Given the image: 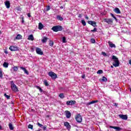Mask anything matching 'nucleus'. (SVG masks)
<instances>
[{"instance_id":"1","label":"nucleus","mask_w":131,"mask_h":131,"mask_svg":"<svg viewBox=\"0 0 131 131\" xmlns=\"http://www.w3.org/2000/svg\"><path fill=\"white\" fill-rule=\"evenodd\" d=\"M112 59L113 61V65L114 66V67H118L119 66V60L118 59V58H117L115 55H113L112 57Z\"/></svg>"},{"instance_id":"2","label":"nucleus","mask_w":131,"mask_h":131,"mask_svg":"<svg viewBox=\"0 0 131 131\" xmlns=\"http://www.w3.org/2000/svg\"><path fill=\"white\" fill-rule=\"evenodd\" d=\"M11 88L12 91L14 93H17V92H19V90H18V87L17 85L14 83V81H10Z\"/></svg>"},{"instance_id":"3","label":"nucleus","mask_w":131,"mask_h":131,"mask_svg":"<svg viewBox=\"0 0 131 131\" xmlns=\"http://www.w3.org/2000/svg\"><path fill=\"white\" fill-rule=\"evenodd\" d=\"M52 30L54 31V32H58V31H61L62 26H56L52 28Z\"/></svg>"},{"instance_id":"4","label":"nucleus","mask_w":131,"mask_h":131,"mask_svg":"<svg viewBox=\"0 0 131 131\" xmlns=\"http://www.w3.org/2000/svg\"><path fill=\"white\" fill-rule=\"evenodd\" d=\"M48 75L49 76H50V77H51V78L52 79H56V78H57L58 77L57 76V74H56L55 73H54L53 72H50L48 73Z\"/></svg>"},{"instance_id":"5","label":"nucleus","mask_w":131,"mask_h":131,"mask_svg":"<svg viewBox=\"0 0 131 131\" xmlns=\"http://www.w3.org/2000/svg\"><path fill=\"white\" fill-rule=\"evenodd\" d=\"M76 120L77 122H79V123H80V122L82 121V117H81L80 114H79L76 116Z\"/></svg>"},{"instance_id":"6","label":"nucleus","mask_w":131,"mask_h":131,"mask_svg":"<svg viewBox=\"0 0 131 131\" xmlns=\"http://www.w3.org/2000/svg\"><path fill=\"white\" fill-rule=\"evenodd\" d=\"M88 24H90V25H92V26H93V27H97V23L96 21L89 20L88 21Z\"/></svg>"},{"instance_id":"7","label":"nucleus","mask_w":131,"mask_h":131,"mask_svg":"<svg viewBox=\"0 0 131 131\" xmlns=\"http://www.w3.org/2000/svg\"><path fill=\"white\" fill-rule=\"evenodd\" d=\"M104 22L107 23V24H111V23H113V20L112 18H105L103 19Z\"/></svg>"},{"instance_id":"8","label":"nucleus","mask_w":131,"mask_h":131,"mask_svg":"<svg viewBox=\"0 0 131 131\" xmlns=\"http://www.w3.org/2000/svg\"><path fill=\"white\" fill-rule=\"evenodd\" d=\"M9 50L12 52H13L14 51H18L19 49H18V47L12 46L9 47Z\"/></svg>"},{"instance_id":"9","label":"nucleus","mask_w":131,"mask_h":131,"mask_svg":"<svg viewBox=\"0 0 131 131\" xmlns=\"http://www.w3.org/2000/svg\"><path fill=\"white\" fill-rule=\"evenodd\" d=\"M76 103V101L75 100H71V101H67V105H75Z\"/></svg>"},{"instance_id":"10","label":"nucleus","mask_w":131,"mask_h":131,"mask_svg":"<svg viewBox=\"0 0 131 131\" xmlns=\"http://www.w3.org/2000/svg\"><path fill=\"white\" fill-rule=\"evenodd\" d=\"M36 52L38 55H43V52H42V51H41V49L39 48H36Z\"/></svg>"},{"instance_id":"11","label":"nucleus","mask_w":131,"mask_h":131,"mask_svg":"<svg viewBox=\"0 0 131 131\" xmlns=\"http://www.w3.org/2000/svg\"><path fill=\"white\" fill-rule=\"evenodd\" d=\"M119 117L123 120H127V116L126 115H119Z\"/></svg>"},{"instance_id":"12","label":"nucleus","mask_w":131,"mask_h":131,"mask_svg":"<svg viewBox=\"0 0 131 131\" xmlns=\"http://www.w3.org/2000/svg\"><path fill=\"white\" fill-rule=\"evenodd\" d=\"M64 125L66 126V127H67L68 130H70V129L71 128V125H70V124H69L68 122H65L64 123Z\"/></svg>"},{"instance_id":"13","label":"nucleus","mask_w":131,"mask_h":131,"mask_svg":"<svg viewBox=\"0 0 131 131\" xmlns=\"http://www.w3.org/2000/svg\"><path fill=\"white\" fill-rule=\"evenodd\" d=\"M64 113H66L67 118L69 119L71 117V113L69 111H66Z\"/></svg>"},{"instance_id":"14","label":"nucleus","mask_w":131,"mask_h":131,"mask_svg":"<svg viewBox=\"0 0 131 131\" xmlns=\"http://www.w3.org/2000/svg\"><path fill=\"white\" fill-rule=\"evenodd\" d=\"M114 12H115V13H116V14H121V11H120V10L119 9V8L116 7L114 9Z\"/></svg>"},{"instance_id":"15","label":"nucleus","mask_w":131,"mask_h":131,"mask_svg":"<svg viewBox=\"0 0 131 131\" xmlns=\"http://www.w3.org/2000/svg\"><path fill=\"white\" fill-rule=\"evenodd\" d=\"M5 5L7 9H10V6H11V4L9 1H6L5 2Z\"/></svg>"},{"instance_id":"16","label":"nucleus","mask_w":131,"mask_h":131,"mask_svg":"<svg viewBox=\"0 0 131 131\" xmlns=\"http://www.w3.org/2000/svg\"><path fill=\"white\" fill-rule=\"evenodd\" d=\"M108 46L110 47V48H116V46H115V44H114L112 43V42L109 41L108 42Z\"/></svg>"},{"instance_id":"17","label":"nucleus","mask_w":131,"mask_h":131,"mask_svg":"<svg viewBox=\"0 0 131 131\" xmlns=\"http://www.w3.org/2000/svg\"><path fill=\"white\" fill-rule=\"evenodd\" d=\"M20 69H21V70H23V71L24 72V73L26 74H27V75H28V74H29V73H28L27 70H26V69L25 68L20 67Z\"/></svg>"},{"instance_id":"18","label":"nucleus","mask_w":131,"mask_h":131,"mask_svg":"<svg viewBox=\"0 0 131 131\" xmlns=\"http://www.w3.org/2000/svg\"><path fill=\"white\" fill-rule=\"evenodd\" d=\"M28 39V40H32V41L34 40V37H33V35H29Z\"/></svg>"},{"instance_id":"19","label":"nucleus","mask_w":131,"mask_h":131,"mask_svg":"<svg viewBox=\"0 0 131 131\" xmlns=\"http://www.w3.org/2000/svg\"><path fill=\"white\" fill-rule=\"evenodd\" d=\"M47 40H48V37H43V38L41 40V41H42V42H43V43H45L47 42Z\"/></svg>"},{"instance_id":"20","label":"nucleus","mask_w":131,"mask_h":131,"mask_svg":"<svg viewBox=\"0 0 131 131\" xmlns=\"http://www.w3.org/2000/svg\"><path fill=\"white\" fill-rule=\"evenodd\" d=\"M9 127L10 130H13L14 129V126H13V124L11 123H10L9 124Z\"/></svg>"},{"instance_id":"21","label":"nucleus","mask_w":131,"mask_h":131,"mask_svg":"<svg viewBox=\"0 0 131 131\" xmlns=\"http://www.w3.org/2000/svg\"><path fill=\"white\" fill-rule=\"evenodd\" d=\"M42 28H43V25L41 23H39L38 25V29H39V30H41Z\"/></svg>"},{"instance_id":"22","label":"nucleus","mask_w":131,"mask_h":131,"mask_svg":"<svg viewBox=\"0 0 131 131\" xmlns=\"http://www.w3.org/2000/svg\"><path fill=\"white\" fill-rule=\"evenodd\" d=\"M98 102H99V100H94L90 102L89 103V105H92V104H96V103H98Z\"/></svg>"},{"instance_id":"23","label":"nucleus","mask_w":131,"mask_h":131,"mask_svg":"<svg viewBox=\"0 0 131 131\" xmlns=\"http://www.w3.org/2000/svg\"><path fill=\"white\" fill-rule=\"evenodd\" d=\"M3 67H4V68H8V67H9V63L7 62H5L3 63Z\"/></svg>"},{"instance_id":"24","label":"nucleus","mask_w":131,"mask_h":131,"mask_svg":"<svg viewBox=\"0 0 131 131\" xmlns=\"http://www.w3.org/2000/svg\"><path fill=\"white\" fill-rule=\"evenodd\" d=\"M15 39H22V35L20 34L17 35Z\"/></svg>"},{"instance_id":"25","label":"nucleus","mask_w":131,"mask_h":131,"mask_svg":"<svg viewBox=\"0 0 131 131\" xmlns=\"http://www.w3.org/2000/svg\"><path fill=\"white\" fill-rule=\"evenodd\" d=\"M112 128H114V129H116V130H120L121 129V128H120V127H117V126H112Z\"/></svg>"},{"instance_id":"26","label":"nucleus","mask_w":131,"mask_h":131,"mask_svg":"<svg viewBox=\"0 0 131 131\" xmlns=\"http://www.w3.org/2000/svg\"><path fill=\"white\" fill-rule=\"evenodd\" d=\"M59 97L61 99H64V98H65V96H64V94L63 93H60L59 95Z\"/></svg>"},{"instance_id":"27","label":"nucleus","mask_w":131,"mask_h":131,"mask_svg":"<svg viewBox=\"0 0 131 131\" xmlns=\"http://www.w3.org/2000/svg\"><path fill=\"white\" fill-rule=\"evenodd\" d=\"M57 19H58V20H60V21H62L63 17H61V15H57Z\"/></svg>"},{"instance_id":"28","label":"nucleus","mask_w":131,"mask_h":131,"mask_svg":"<svg viewBox=\"0 0 131 131\" xmlns=\"http://www.w3.org/2000/svg\"><path fill=\"white\" fill-rule=\"evenodd\" d=\"M36 89H37V90H39V92H40V93H42V92H43L42 89L40 87H39L38 86H36Z\"/></svg>"},{"instance_id":"29","label":"nucleus","mask_w":131,"mask_h":131,"mask_svg":"<svg viewBox=\"0 0 131 131\" xmlns=\"http://www.w3.org/2000/svg\"><path fill=\"white\" fill-rule=\"evenodd\" d=\"M4 96L7 99V100H10V98L11 97V96L7 95V94H6V93L4 94Z\"/></svg>"},{"instance_id":"30","label":"nucleus","mask_w":131,"mask_h":131,"mask_svg":"<svg viewBox=\"0 0 131 131\" xmlns=\"http://www.w3.org/2000/svg\"><path fill=\"white\" fill-rule=\"evenodd\" d=\"M102 55H103V56H104V57H109V55L106 54V53H105L104 52H101Z\"/></svg>"},{"instance_id":"31","label":"nucleus","mask_w":131,"mask_h":131,"mask_svg":"<svg viewBox=\"0 0 131 131\" xmlns=\"http://www.w3.org/2000/svg\"><path fill=\"white\" fill-rule=\"evenodd\" d=\"M81 24H82V25H83V26H85V25H86V23H85V21L83 19L81 20Z\"/></svg>"},{"instance_id":"32","label":"nucleus","mask_w":131,"mask_h":131,"mask_svg":"<svg viewBox=\"0 0 131 131\" xmlns=\"http://www.w3.org/2000/svg\"><path fill=\"white\" fill-rule=\"evenodd\" d=\"M43 83H44L45 85H46V86H49V83L48 82V81L45 80L43 81Z\"/></svg>"},{"instance_id":"33","label":"nucleus","mask_w":131,"mask_h":131,"mask_svg":"<svg viewBox=\"0 0 131 131\" xmlns=\"http://www.w3.org/2000/svg\"><path fill=\"white\" fill-rule=\"evenodd\" d=\"M49 46H50V47H53L54 46V41L50 40L49 42Z\"/></svg>"},{"instance_id":"34","label":"nucleus","mask_w":131,"mask_h":131,"mask_svg":"<svg viewBox=\"0 0 131 131\" xmlns=\"http://www.w3.org/2000/svg\"><path fill=\"white\" fill-rule=\"evenodd\" d=\"M97 74H102L103 73V70H99L97 72Z\"/></svg>"},{"instance_id":"35","label":"nucleus","mask_w":131,"mask_h":131,"mask_svg":"<svg viewBox=\"0 0 131 131\" xmlns=\"http://www.w3.org/2000/svg\"><path fill=\"white\" fill-rule=\"evenodd\" d=\"M28 128H30L31 129H33V125L31 124H29L28 126Z\"/></svg>"},{"instance_id":"36","label":"nucleus","mask_w":131,"mask_h":131,"mask_svg":"<svg viewBox=\"0 0 131 131\" xmlns=\"http://www.w3.org/2000/svg\"><path fill=\"white\" fill-rule=\"evenodd\" d=\"M62 42H63L64 43L67 42V41H66V38L65 37H62Z\"/></svg>"},{"instance_id":"37","label":"nucleus","mask_w":131,"mask_h":131,"mask_svg":"<svg viewBox=\"0 0 131 131\" xmlns=\"http://www.w3.org/2000/svg\"><path fill=\"white\" fill-rule=\"evenodd\" d=\"M91 42H92V43H95V42H96V40H95L94 38H91Z\"/></svg>"},{"instance_id":"38","label":"nucleus","mask_w":131,"mask_h":131,"mask_svg":"<svg viewBox=\"0 0 131 131\" xmlns=\"http://www.w3.org/2000/svg\"><path fill=\"white\" fill-rule=\"evenodd\" d=\"M13 69L14 71H15V72L18 71V67H14L13 68Z\"/></svg>"},{"instance_id":"39","label":"nucleus","mask_w":131,"mask_h":131,"mask_svg":"<svg viewBox=\"0 0 131 131\" xmlns=\"http://www.w3.org/2000/svg\"><path fill=\"white\" fill-rule=\"evenodd\" d=\"M21 23H22V24H24V16H21Z\"/></svg>"},{"instance_id":"40","label":"nucleus","mask_w":131,"mask_h":131,"mask_svg":"<svg viewBox=\"0 0 131 131\" xmlns=\"http://www.w3.org/2000/svg\"><path fill=\"white\" fill-rule=\"evenodd\" d=\"M37 125H38V126H39V127H42V126H43V125L42 124L39 123V122H38V123H37Z\"/></svg>"},{"instance_id":"41","label":"nucleus","mask_w":131,"mask_h":131,"mask_svg":"<svg viewBox=\"0 0 131 131\" xmlns=\"http://www.w3.org/2000/svg\"><path fill=\"white\" fill-rule=\"evenodd\" d=\"M51 10V7L50 6H48L46 8V11H50Z\"/></svg>"},{"instance_id":"42","label":"nucleus","mask_w":131,"mask_h":131,"mask_svg":"<svg viewBox=\"0 0 131 131\" xmlns=\"http://www.w3.org/2000/svg\"><path fill=\"white\" fill-rule=\"evenodd\" d=\"M102 81H107V78L105 77H102Z\"/></svg>"},{"instance_id":"43","label":"nucleus","mask_w":131,"mask_h":131,"mask_svg":"<svg viewBox=\"0 0 131 131\" xmlns=\"http://www.w3.org/2000/svg\"><path fill=\"white\" fill-rule=\"evenodd\" d=\"M0 78H3V72L0 71Z\"/></svg>"},{"instance_id":"44","label":"nucleus","mask_w":131,"mask_h":131,"mask_svg":"<svg viewBox=\"0 0 131 131\" xmlns=\"http://www.w3.org/2000/svg\"><path fill=\"white\" fill-rule=\"evenodd\" d=\"M92 32H96L97 31V28H94V29L91 30Z\"/></svg>"},{"instance_id":"45","label":"nucleus","mask_w":131,"mask_h":131,"mask_svg":"<svg viewBox=\"0 0 131 131\" xmlns=\"http://www.w3.org/2000/svg\"><path fill=\"white\" fill-rule=\"evenodd\" d=\"M118 105V104L116 103H114V106H115V107H117Z\"/></svg>"},{"instance_id":"46","label":"nucleus","mask_w":131,"mask_h":131,"mask_svg":"<svg viewBox=\"0 0 131 131\" xmlns=\"http://www.w3.org/2000/svg\"><path fill=\"white\" fill-rule=\"evenodd\" d=\"M46 129H47V126H44L43 127V130H46Z\"/></svg>"},{"instance_id":"47","label":"nucleus","mask_w":131,"mask_h":131,"mask_svg":"<svg viewBox=\"0 0 131 131\" xmlns=\"http://www.w3.org/2000/svg\"><path fill=\"white\" fill-rule=\"evenodd\" d=\"M27 16H28V17H29V18H30L31 17L30 13H28Z\"/></svg>"},{"instance_id":"48","label":"nucleus","mask_w":131,"mask_h":131,"mask_svg":"<svg viewBox=\"0 0 131 131\" xmlns=\"http://www.w3.org/2000/svg\"><path fill=\"white\" fill-rule=\"evenodd\" d=\"M85 18L86 19V20H89V19H90L88 15H85Z\"/></svg>"},{"instance_id":"49","label":"nucleus","mask_w":131,"mask_h":131,"mask_svg":"<svg viewBox=\"0 0 131 131\" xmlns=\"http://www.w3.org/2000/svg\"><path fill=\"white\" fill-rule=\"evenodd\" d=\"M111 16H112V17H113V18L115 17V16H114V14H112V13H111Z\"/></svg>"},{"instance_id":"50","label":"nucleus","mask_w":131,"mask_h":131,"mask_svg":"<svg viewBox=\"0 0 131 131\" xmlns=\"http://www.w3.org/2000/svg\"><path fill=\"white\" fill-rule=\"evenodd\" d=\"M4 53H5V54H9V52H8V51H7V50H5V51H4Z\"/></svg>"},{"instance_id":"51","label":"nucleus","mask_w":131,"mask_h":131,"mask_svg":"<svg viewBox=\"0 0 131 131\" xmlns=\"http://www.w3.org/2000/svg\"><path fill=\"white\" fill-rule=\"evenodd\" d=\"M31 52H34V48H31Z\"/></svg>"},{"instance_id":"52","label":"nucleus","mask_w":131,"mask_h":131,"mask_svg":"<svg viewBox=\"0 0 131 131\" xmlns=\"http://www.w3.org/2000/svg\"><path fill=\"white\" fill-rule=\"evenodd\" d=\"M81 77H82V78H85V75H83L81 76Z\"/></svg>"},{"instance_id":"53","label":"nucleus","mask_w":131,"mask_h":131,"mask_svg":"<svg viewBox=\"0 0 131 131\" xmlns=\"http://www.w3.org/2000/svg\"><path fill=\"white\" fill-rule=\"evenodd\" d=\"M81 17H82L81 14H79L78 18H81Z\"/></svg>"},{"instance_id":"54","label":"nucleus","mask_w":131,"mask_h":131,"mask_svg":"<svg viewBox=\"0 0 131 131\" xmlns=\"http://www.w3.org/2000/svg\"><path fill=\"white\" fill-rule=\"evenodd\" d=\"M114 18L115 20L116 21V22H117V18H116V17L115 16Z\"/></svg>"},{"instance_id":"55","label":"nucleus","mask_w":131,"mask_h":131,"mask_svg":"<svg viewBox=\"0 0 131 131\" xmlns=\"http://www.w3.org/2000/svg\"><path fill=\"white\" fill-rule=\"evenodd\" d=\"M3 128V127H2V126H1L0 125V129H2Z\"/></svg>"},{"instance_id":"56","label":"nucleus","mask_w":131,"mask_h":131,"mask_svg":"<svg viewBox=\"0 0 131 131\" xmlns=\"http://www.w3.org/2000/svg\"><path fill=\"white\" fill-rule=\"evenodd\" d=\"M60 9H63V6L60 7Z\"/></svg>"},{"instance_id":"57","label":"nucleus","mask_w":131,"mask_h":131,"mask_svg":"<svg viewBox=\"0 0 131 131\" xmlns=\"http://www.w3.org/2000/svg\"><path fill=\"white\" fill-rule=\"evenodd\" d=\"M114 68L113 66H111V68Z\"/></svg>"},{"instance_id":"58","label":"nucleus","mask_w":131,"mask_h":131,"mask_svg":"<svg viewBox=\"0 0 131 131\" xmlns=\"http://www.w3.org/2000/svg\"><path fill=\"white\" fill-rule=\"evenodd\" d=\"M1 33H2V31L0 30V34H1Z\"/></svg>"}]
</instances>
